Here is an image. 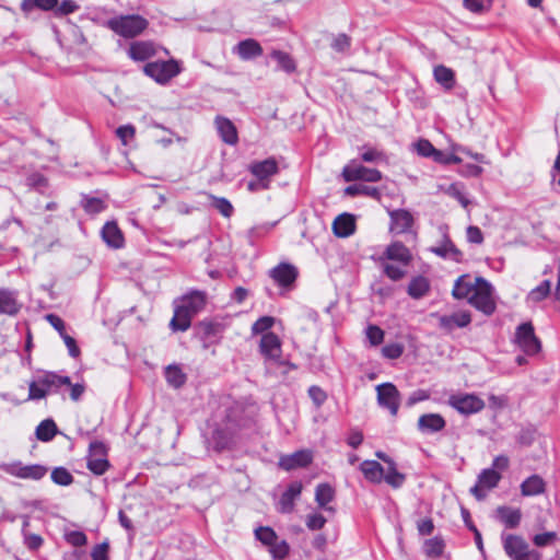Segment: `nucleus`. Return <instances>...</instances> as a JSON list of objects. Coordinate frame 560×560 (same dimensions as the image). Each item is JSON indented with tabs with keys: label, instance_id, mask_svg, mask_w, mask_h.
<instances>
[{
	"label": "nucleus",
	"instance_id": "13d9d810",
	"mask_svg": "<svg viewBox=\"0 0 560 560\" xmlns=\"http://www.w3.org/2000/svg\"><path fill=\"white\" fill-rule=\"evenodd\" d=\"M79 5L73 0H63L54 9L55 16H65L79 10Z\"/></svg>",
	"mask_w": 560,
	"mask_h": 560
},
{
	"label": "nucleus",
	"instance_id": "473e14b6",
	"mask_svg": "<svg viewBox=\"0 0 560 560\" xmlns=\"http://www.w3.org/2000/svg\"><path fill=\"white\" fill-rule=\"evenodd\" d=\"M434 80L446 91L454 89L456 84L455 72L443 65L435 66L433 69Z\"/></svg>",
	"mask_w": 560,
	"mask_h": 560
},
{
	"label": "nucleus",
	"instance_id": "4468645a",
	"mask_svg": "<svg viewBox=\"0 0 560 560\" xmlns=\"http://www.w3.org/2000/svg\"><path fill=\"white\" fill-rule=\"evenodd\" d=\"M247 170L255 178L270 187L271 178L279 173V165L275 158H268L252 162Z\"/></svg>",
	"mask_w": 560,
	"mask_h": 560
},
{
	"label": "nucleus",
	"instance_id": "6e6552de",
	"mask_svg": "<svg viewBox=\"0 0 560 560\" xmlns=\"http://www.w3.org/2000/svg\"><path fill=\"white\" fill-rule=\"evenodd\" d=\"M0 469L10 476L33 481H38L43 479L48 472V468L44 465H25L20 460L4 463L0 465Z\"/></svg>",
	"mask_w": 560,
	"mask_h": 560
},
{
	"label": "nucleus",
	"instance_id": "e2e57ef3",
	"mask_svg": "<svg viewBox=\"0 0 560 560\" xmlns=\"http://www.w3.org/2000/svg\"><path fill=\"white\" fill-rule=\"evenodd\" d=\"M327 520L320 513H311L306 517V526L311 530L322 529Z\"/></svg>",
	"mask_w": 560,
	"mask_h": 560
},
{
	"label": "nucleus",
	"instance_id": "338daca9",
	"mask_svg": "<svg viewBox=\"0 0 560 560\" xmlns=\"http://www.w3.org/2000/svg\"><path fill=\"white\" fill-rule=\"evenodd\" d=\"M308 396L316 405V407H320L327 399L326 393L319 386L316 385H313L308 388Z\"/></svg>",
	"mask_w": 560,
	"mask_h": 560
},
{
	"label": "nucleus",
	"instance_id": "5701e85b",
	"mask_svg": "<svg viewBox=\"0 0 560 560\" xmlns=\"http://www.w3.org/2000/svg\"><path fill=\"white\" fill-rule=\"evenodd\" d=\"M102 240L110 248H121L125 244V237L117 223L114 221L106 222L101 231Z\"/></svg>",
	"mask_w": 560,
	"mask_h": 560
},
{
	"label": "nucleus",
	"instance_id": "7ed1b4c3",
	"mask_svg": "<svg viewBox=\"0 0 560 560\" xmlns=\"http://www.w3.org/2000/svg\"><path fill=\"white\" fill-rule=\"evenodd\" d=\"M63 385H71L69 376H61L54 372H44L28 383L27 400H39L50 393H57Z\"/></svg>",
	"mask_w": 560,
	"mask_h": 560
},
{
	"label": "nucleus",
	"instance_id": "0e129e2a",
	"mask_svg": "<svg viewBox=\"0 0 560 560\" xmlns=\"http://www.w3.org/2000/svg\"><path fill=\"white\" fill-rule=\"evenodd\" d=\"M382 353L387 359H398L404 353V346L401 343H388L383 347Z\"/></svg>",
	"mask_w": 560,
	"mask_h": 560
},
{
	"label": "nucleus",
	"instance_id": "09e8293b",
	"mask_svg": "<svg viewBox=\"0 0 560 560\" xmlns=\"http://www.w3.org/2000/svg\"><path fill=\"white\" fill-rule=\"evenodd\" d=\"M551 290V282L550 280H544L539 285L530 290V292L527 295V302L528 303H538L542 300H545Z\"/></svg>",
	"mask_w": 560,
	"mask_h": 560
},
{
	"label": "nucleus",
	"instance_id": "69168bd1",
	"mask_svg": "<svg viewBox=\"0 0 560 560\" xmlns=\"http://www.w3.org/2000/svg\"><path fill=\"white\" fill-rule=\"evenodd\" d=\"M136 129L132 125H124L116 129V136L121 140L122 144H127L133 139Z\"/></svg>",
	"mask_w": 560,
	"mask_h": 560
},
{
	"label": "nucleus",
	"instance_id": "c85d7f7f",
	"mask_svg": "<svg viewBox=\"0 0 560 560\" xmlns=\"http://www.w3.org/2000/svg\"><path fill=\"white\" fill-rule=\"evenodd\" d=\"M384 255L387 259L398 261L404 266H408L412 260L410 250L401 242H393L389 244Z\"/></svg>",
	"mask_w": 560,
	"mask_h": 560
},
{
	"label": "nucleus",
	"instance_id": "f03ea898",
	"mask_svg": "<svg viewBox=\"0 0 560 560\" xmlns=\"http://www.w3.org/2000/svg\"><path fill=\"white\" fill-rule=\"evenodd\" d=\"M207 303V293L192 290L180 299V304L175 306L174 316L170 326L174 331H186L195 315L201 312Z\"/></svg>",
	"mask_w": 560,
	"mask_h": 560
},
{
	"label": "nucleus",
	"instance_id": "4c0bfd02",
	"mask_svg": "<svg viewBox=\"0 0 560 560\" xmlns=\"http://www.w3.org/2000/svg\"><path fill=\"white\" fill-rule=\"evenodd\" d=\"M430 290V283L425 277L418 276L413 278L408 285V294L413 299H421Z\"/></svg>",
	"mask_w": 560,
	"mask_h": 560
},
{
	"label": "nucleus",
	"instance_id": "4be33fe9",
	"mask_svg": "<svg viewBox=\"0 0 560 560\" xmlns=\"http://www.w3.org/2000/svg\"><path fill=\"white\" fill-rule=\"evenodd\" d=\"M313 456L310 451H296L291 455L281 456L279 466L289 471L300 467H306L312 463Z\"/></svg>",
	"mask_w": 560,
	"mask_h": 560
},
{
	"label": "nucleus",
	"instance_id": "6ab92c4d",
	"mask_svg": "<svg viewBox=\"0 0 560 560\" xmlns=\"http://www.w3.org/2000/svg\"><path fill=\"white\" fill-rule=\"evenodd\" d=\"M390 218L389 230L395 234H402L410 231L413 224L412 214L406 209H396L388 212Z\"/></svg>",
	"mask_w": 560,
	"mask_h": 560
},
{
	"label": "nucleus",
	"instance_id": "e433bc0d",
	"mask_svg": "<svg viewBox=\"0 0 560 560\" xmlns=\"http://www.w3.org/2000/svg\"><path fill=\"white\" fill-rule=\"evenodd\" d=\"M476 288V282L471 283L467 280L465 276L459 277L453 287V296L455 299L462 300V299H468L474 293V290Z\"/></svg>",
	"mask_w": 560,
	"mask_h": 560
},
{
	"label": "nucleus",
	"instance_id": "9d476101",
	"mask_svg": "<svg viewBox=\"0 0 560 560\" xmlns=\"http://www.w3.org/2000/svg\"><path fill=\"white\" fill-rule=\"evenodd\" d=\"M342 177L346 182L363 180L377 183L382 179V173L376 168L366 167L357 160H352L343 167Z\"/></svg>",
	"mask_w": 560,
	"mask_h": 560
},
{
	"label": "nucleus",
	"instance_id": "ddd939ff",
	"mask_svg": "<svg viewBox=\"0 0 560 560\" xmlns=\"http://www.w3.org/2000/svg\"><path fill=\"white\" fill-rule=\"evenodd\" d=\"M377 402L386 408L392 416H396L400 405V394L392 383H383L376 386Z\"/></svg>",
	"mask_w": 560,
	"mask_h": 560
},
{
	"label": "nucleus",
	"instance_id": "b1692460",
	"mask_svg": "<svg viewBox=\"0 0 560 560\" xmlns=\"http://www.w3.org/2000/svg\"><path fill=\"white\" fill-rule=\"evenodd\" d=\"M418 430L424 434H432L442 431L446 422L439 413H425L418 419Z\"/></svg>",
	"mask_w": 560,
	"mask_h": 560
},
{
	"label": "nucleus",
	"instance_id": "bb28decb",
	"mask_svg": "<svg viewBox=\"0 0 560 560\" xmlns=\"http://www.w3.org/2000/svg\"><path fill=\"white\" fill-rule=\"evenodd\" d=\"M233 50L242 60H250L262 55L261 45L253 38L241 40Z\"/></svg>",
	"mask_w": 560,
	"mask_h": 560
},
{
	"label": "nucleus",
	"instance_id": "603ef678",
	"mask_svg": "<svg viewBox=\"0 0 560 560\" xmlns=\"http://www.w3.org/2000/svg\"><path fill=\"white\" fill-rule=\"evenodd\" d=\"M51 480L60 486H69L73 482V476L63 467H56L51 471Z\"/></svg>",
	"mask_w": 560,
	"mask_h": 560
},
{
	"label": "nucleus",
	"instance_id": "5fc2aeb1",
	"mask_svg": "<svg viewBox=\"0 0 560 560\" xmlns=\"http://www.w3.org/2000/svg\"><path fill=\"white\" fill-rule=\"evenodd\" d=\"M255 536L259 541L268 547L278 539L276 532L270 527H258L255 530Z\"/></svg>",
	"mask_w": 560,
	"mask_h": 560
},
{
	"label": "nucleus",
	"instance_id": "49530a36",
	"mask_svg": "<svg viewBox=\"0 0 560 560\" xmlns=\"http://www.w3.org/2000/svg\"><path fill=\"white\" fill-rule=\"evenodd\" d=\"M81 207L89 214H97L106 209L104 200L96 197L83 196L81 199Z\"/></svg>",
	"mask_w": 560,
	"mask_h": 560
},
{
	"label": "nucleus",
	"instance_id": "864d4df0",
	"mask_svg": "<svg viewBox=\"0 0 560 560\" xmlns=\"http://www.w3.org/2000/svg\"><path fill=\"white\" fill-rule=\"evenodd\" d=\"M276 319L272 316H262L259 317L252 326V332L254 335L261 334V336L273 326Z\"/></svg>",
	"mask_w": 560,
	"mask_h": 560
},
{
	"label": "nucleus",
	"instance_id": "f257e3e1",
	"mask_svg": "<svg viewBox=\"0 0 560 560\" xmlns=\"http://www.w3.org/2000/svg\"><path fill=\"white\" fill-rule=\"evenodd\" d=\"M222 407L221 420L215 424L210 438V443L218 452L229 448L237 432L253 421V411L242 402L228 398L223 401Z\"/></svg>",
	"mask_w": 560,
	"mask_h": 560
},
{
	"label": "nucleus",
	"instance_id": "a211bd4d",
	"mask_svg": "<svg viewBox=\"0 0 560 560\" xmlns=\"http://www.w3.org/2000/svg\"><path fill=\"white\" fill-rule=\"evenodd\" d=\"M298 269L288 262H281L269 271L270 278L282 288H290L298 278Z\"/></svg>",
	"mask_w": 560,
	"mask_h": 560
},
{
	"label": "nucleus",
	"instance_id": "3c124183",
	"mask_svg": "<svg viewBox=\"0 0 560 560\" xmlns=\"http://www.w3.org/2000/svg\"><path fill=\"white\" fill-rule=\"evenodd\" d=\"M213 207L225 218H230L233 214L234 208L232 203L224 197H217L211 195Z\"/></svg>",
	"mask_w": 560,
	"mask_h": 560
},
{
	"label": "nucleus",
	"instance_id": "774afa93",
	"mask_svg": "<svg viewBox=\"0 0 560 560\" xmlns=\"http://www.w3.org/2000/svg\"><path fill=\"white\" fill-rule=\"evenodd\" d=\"M108 548L107 542L96 545L91 552L92 560H108Z\"/></svg>",
	"mask_w": 560,
	"mask_h": 560
},
{
	"label": "nucleus",
	"instance_id": "dca6fc26",
	"mask_svg": "<svg viewBox=\"0 0 560 560\" xmlns=\"http://www.w3.org/2000/svg\"><path fill=\"white\" fill-rule=\"evenodd\" d=\"M22 307L16 290L0 288V315L15 316Z\"/></svg>",
	"mask_w": 560,
	"mask_h": 560
},
{
	"label": "nucleus",
	"instance_id": "680f3d73",
	"mask_svg": "<svg viewBox=\"0 0 560 560\" xmlns=\"http://www.w3.org/2000/svg\"><path fill=\"white\" fill-rule=\"evenodd\" d=\"M557 540L556 532H546L542 534H537L533 537V542L537 547H546L551 545Z\"/></svg>",
	"mask_w": 560,
	"mask_h": 560
},
{
	"label": "nucleus",
	"instance_id": "58836bf2",
	"mask_svg": "<svg viewBox=\"0 0 560 560\" xmlns=\"http://www.w3.org/2000/svg\"><path fill=\"white\" fill-rule=\"evenodd\" d=\"M165 378L170 386L180 388L186 383L187 376L178 365L172 364L165 369Z\"/></svg>",
	"mask_w": 560,
	"mask_h": 560
},
{
	"label": "nucleus",
	"instance_id": "6e6d98bb",
	"mask_svg": "<svg viewBox=\"0 0 560 560\" xmlns=\"http://www.w3.org/2000/svg\"><path fill=\"white\" fill-rule=\"evenodd\" d=\"M365 336L371 346H380L384 340V330L376 325H369L365 329Z\"/></svg>",
	"mask_w": 560,
	"mask_h": 560
},
{
	"label": "nucleus",
	"instance_id": "7c9ffc66",
	"mask_svg": "<svg viewBox=\"0 0 560 560\" xmlns=\"http://www.w3.org/2000/svg\"><path fill=\"white\" fill-rule=\"evenodd\" d=\"M520 488L523 497H534L545 492L546 483L540 476L532 475L521 483Z\"/></svg>",
	"mask_w": 560,
	"mask_h": 560
},
{
	"label": "nucleus",
	"instance_id": "2eb2a0df",
	"mask_svg": "<svg viewBox=\"0 0 560 560\" xmlns=\"http://www.w3.org/2000/svg\"><path fill=\"white\" fill-rule=\"evenodd\" d=\"M109 467L106 459V447L104 443L94 441L90 444V454L88 457V468L95 475H103Z\"/></svg>",
	"mask_w": 560,
	"mask_h": 560
},
{
	"label": "nucleus",
	"instance_id": "39448f33",
	"mask_svg": "<svg viewBox=\"0 0 560 560\" xmlns=\"http://www.w3.org/2000/svg\"><path fill=\"white\" fill-rule=\"evenodd\" d=\"M468 303L485 315H491L495 311L491 283L481 277L476 278V288Z\"/></svg>",
	"mask_w": 560,
	"mask_h": 560
},
{
	"label": "nucleus",
	"instance_id": "72a5a7b5",
	"mask_svg": "<svg viewBox=\"0 0 560 560\" xmlns=\"http://www.w3.org/2000/svg\"><path fill=\"white\" fill-rule=\"evenodd\" d=\"M335 498V490L329 483H319L315 490V501L319 508L334 512L332 506H328V503L331 502Z\"/></svg>",
	"mask_w": 560,
	"mask_h": 560
},
{
	"label": "nucleus",
	"instance_id": "de8ad7c7",
	"mask_svg": "<svg viewBox=\"0 0 560 560\" xmlns=\"http://www.w3.org/2000/svg\"><path fill=\"white\" fill-rule=\"evenodd\" d=\"M405 479V475L396 469L394 462H390V465H388L387 470H384L383 480H385L393 488L397 489L404 485Z\"/></svg>",
	"mask_w": 560,
	"mask_h": 560
},
{
	"label": "nucleus",
	"instance_id": "393cba45",
	"mask_svg": "<svg viewBox=\"0 0 560 560\" xmlns=\"http://www.w3.org/2000/svg\"><path fill=\"white\" fill-rule=\"evenodd\" d=\"M495 518L502 523L506 528H516L522 520V512L520 509H514L508 505H500L495 509Z\"/></svg>",
	"mask_w": 560,
	"mask_h": 560
},
{
	"label": "nucleus",
	"instance_id": "a19ab883",
	"mask_svg": "<svg viewBox=\"0 0 560 560\" xmlns=\"http://www.w3.org/2000/svg\"><path fill=\"white\" fill-rule=\"evenodd\" d=\"M360 158L363 162L371 164H380L387 162V156L382 150L369 145H363L361 148Z\"/></svg>",
	"mask_w": 560,
	"mask_h": 560
},
{
	"label": "nucleus",
	"instance_id": "f8f14e48",
	"mask_svg": "<svg viewBox=\"0 0 560 560\" xmlns=\"http://www.w3.org/2000/svg\"><path fill=\"white\" fill-rule=\"evenodd\" d=\"M259 353L266 361L283 365L287 362L282 360V342L275 332H266L259 340Z\"/></svg>",
	"mask_w": 560,
	"mask_h": 560
},
{
	"label": "nucleus",
	"instance_id": "0eeeda50",
	"mask_svg": "<svg viewBox=\"0 0 560 560\" xmlns=\"http://www.w3.org/2000/svg\"><path fill=\"white\" fill-rule=\"evenodd\" d=\"M180 71L182 69L178 61L174 59L152 61L148 62L143 67V72L145 75L150 77L160 84L170 82L173 78L178 75Z\"/></svg>",
	"mask_w": 560,
	"mask_h": 560
},
{
	"label": "nucleus",
	"instance_id": "423d86ee",
	"mask_svg": "<svg viewBox=\"0 0 560 560\" xmlns=\"http://www.w3.org/2000/svg\"><path fill=\"white\" fill-rule=\"evenodd\" d=\"M503 548L512 560H540V553L529 549L528 544L517 535H503Z\"/></svg>",
	"mask_w": 560,
	"mask_h": 560
},
{
	"label": "nucleus",
	"instance_id": "ea45409f",
	"mask_svg": "<svg viewBox=\"0 0 560 560\" xmlns=\"http://www.w3.org/2000/svg\"><path fill=\"white\" fill-rule=\"evenodd\" d=\"M57 425L52 419L43 420L36 428V438L42 442L51 441L57 434Z\"/></svg>",
	"mask_w": 560,
	"mask_h": 560
},
{
	"label": "nucleus",
	"instance_id": "412c9836",
	"mask_svg": "<svg viewBox=\"0 0 560 560\" xmlns=\"http://www.w3.org/2000/svg\"><path fill=\"white\" fill-rule=\"evenodd\" d=\"M471 323V315L468 311H460L451 315L439 317V327L447 332L455 328L467 327Z\"/></svg>",
	"mask_w": 560,
	"mask_h": 560
},
{
	"label": "nucleus",
	"instance_id": "79ce46f5",
	"mask_svg": "<svg viewBox=\"0 0 560 560\" xmlns=\"http://www.w3.org/2000/svg\"><path fill=\"white\" fill-rule=\"evenodd\" d=\"M270 57L277 61V69L287 73L295 71V62L288 52L275 49L271 51Z\"/></svg>",
	"mask_w": 560,
	"mask_h": 560
},
{
	"label": "nucleus",
	"instance_id": "052dcab7",
	"mask_svg": "<svg viewBox=\"0 0 560 560\" xmlns=\"http://www.w3.org/2000/svg\"><path fill=\"white\" fill-rule=\"evenodd\" d=\"M65 539L68 544L74 547H82L86 544V535L81 530H71L65 534Z\"/></svg>",
	"mask_w": 560,
	"mask_h": 560
},
{
	"label": "nucleus",
	"instance_id": "f704fd0d",
	"mask_svg": "<svg viewBox=\"0 0 560 560\" xmlns=\"http://www.w3.org/2000/svg\"><path fill=\"white\" fill-rule=\"evenodd\" d=\"M58 4V0H23L21 2V11L27 16L35 9L40 11H52Z\"/></svg>",
	"mask_w": 560,
	"mask_h": 560
},
{
	"label": "nucleus",
	"instance_id": "a878e982",
	"mask_svg": "<svg viewBox=\"0 0 560 560\" xmlns=\"http://www.w3.org/2000/svg\"><path fill=\"white\" fill-rule=\"evenodd\" d=\"M431 252L442 258L452 259L456 262H459L463 258L462 252L453 244L446 233H443L441 244L432 247Z\"/></svg>",
	"mask_w": 560,
	"mask_h": 560
},
{
	"label": "nucleus",
	"instance_id": "20e7f679",
	"mask_svg": "<svg viewBox=\"0 0 560 560\" xmlns=\"http://www.w3.org/2000/svg\"><path fill=\"white\" fill-rule=\"evenodd\" d=\"M149 25L147 19L139 14L117 15L106 22V26L124 38L140 35Z\"/></svg>",
	"mask_w": 560,
	"mask_h": 560
},
{
	"label": "nucleus",
	"instance_id": "4d7b16f0",
	"mask_svg": "<svg viewBox=\"0 0 560 560\" xmlns=\"http://www.w3.org/2000/svg\"><path fill=\"white\" fill-rule=\"evenodd\" d=\"M269 552L272 555L273 559L282 560L289 553V545L285 540H279V538L269 546Z\"/></svg>",
	"mask_w": 560,
	"mask_h": 560
},
{
	"label": "nucleus",
	"instance_id": "2f4dec72",
	"mask_svg": "<svg viewBox=\"0 0 560 560\" xmlns=\"http://www.w3.org/2000/svg\"><path fill=\"white\" fill-rule=\"evenodd\" d=\"M360 470L366 480L372 483H380L384 477V468L376 460H364L360 464Z\"/></svg>",
	"mask_w": 560,
	"mask_h": 560
},
{
	"label": "nucleus",
	"instance_id": "c9c22d12",
	"mask_svg": "<svg viewBox=\"0 0 560 560\" xmlns=\"http://www.w3.org/2000/svg\"><path fill=\"white\" fill-rule=\"evenodd\" d=\"M417 153L423 158H431L435 162L443 161V153L436 150L433 144L427 139H420L415 143Z\"/></svg>",
	"mask_w": 560,
	"mask_h": 560
},
{
	"label": "nucleus",
	"instance_id": "bf43d9fd",
	"mask_svg": "<svg viewBox=\"0 0 560 560\" xmlns=\"http://www.w3.org/2000/svg\"><path fill=\"white\" fill-rule=\"evenodd\" d=\"M351 38L347 34H338L331 42V48L337 52H346L350 49Z\"/></svg>",
	"mask_w": 560,
	"mask_h": 560
},
{
	"label": "nucleus",
	"instance_id": "c756f323",
	"mask_svg": "<svg viewBox=\"0 0 560 560\" xmlns=\"http://www.w3.org/2000/svg\"><path fill=\"white\" fill-rule=\"evenodd\" d=\"M155 55V48L151 42H133L128 49V56L135 61H145Z\"/></svg>",
	"mask_w": 560,
	"mask_h": 560
},
{
	"label": "nucleus",
	"instance_id": "c03bdc74",
	"mask_svg": "<svg viewBox=\"0 0 560 560\" xmlns=\"http://www.w3.org/2000/svg\"><path fill=\"white\" fill-rule=\"evenodd\" d=\"M501 480V474L493 468H486L478 475V482L487 490L493 489Z\"/></svg>",
	"mask_w": 560,
	"mask_h": 560
},
{
	"label": "nucleus",
	"instance_id": "8fccbe9b",
	"mask_svg": "<svg viewBox=\"0 0 560 560\" xmlns=\"http://www.w3.org/2000/svg\"><path fill=\"white\" fill-rule=\"evenodd\" d=\"M423 551L428 557H440L444 551V541L440 537L427 539L423 545Z\"/></svg>",
	"mask_w": 560,
	"mask_h": 560
},
{
	"label": "nucleus",
	"instance_id": "cd10ccee",
	"mask_svg": "<svg viewBox=\"0 0 560 560\" xmlns=\"http://www.w3.org/2000/svg\"><path fill=\"white\" fill-rule=\"evenodd\" d=\"M332 231L338 237H349L355 231V218L350 213L339 214L332 222Z\"/></svg>",
	"mask_w": 560,
	"mask_h": 560
},
{
	"label": "nucleus",
	"instance_id": "37998d69",
	"mask_svg": "<svg viewBox=\"0 0 560 560\" xmlns=\"http://www.w3.org/2000/svg\"><path fill=\"white\" fill-rule=\"evenodd\" d=\"M22 518L24 544L28 549L37 550L43 545V538L39 535L28 533L27 527L30 526V517L27 515L22 516Z\"/></svg>",
	"mask_w": 560,
	"mask_h": 560
},
{
	"label": "nucleus",
	"instance_id": "f3484780",
	"mask_svg": "<svg viewBox=\"0 0 560 560\" xmlns=\"http://www.w3.org/2000/svg\"><path fill=\"white\" fill-rule=\"evenodd\" d=\"M302 489L303 485L301 481L291 482L277 503L278 512L282 514L292 513L294 511L295 501L302 493Z\"/></svg>",
	"mask_w": 560,
	"mask_h": 560
},
{
	"label": "nucleus",
	"instance_id": "9b49d317",
	"mask_svg": "<svg viewBox=\"0 0 560 560\" xmlns=\"http://www.w3.org/2000/svg\"><path fill=\"white\" fill-rule=\"evenodd\" d=\"M515 342L527 354L535 355L541 349V342L536 337L534 326L530 322L517 326L515 331Z\"/></svg>",
	"mask_w": 560,
	"mask_h": 560
},
{
	"label": "nucleus",
	"instance_id": "aec40b11",
	"mask_svg": "<svg viewBox=\"0 0 560 560\" xmlns=\"http://www.w3.org/2000/svg\"><path fill=\"white\" fill-rule=\"evenodd\" d=\"M214 126L221 140L229 145H235L238 142V133L235 125L229 118L218 115L214 118Z\"/></svg>",
	"mask_w": 560,
	"mask_h": 560
},
{
	"label": "nucleus",
	"instance_id": "1a4fd4ad",
	"mask_svg": "<svg viewBox=\"0 0 560 560\" xmlns=\"http://www.w3.org/2000/svg\"><path fill=\"white\" fill-rule=\"evenodd\" d=\"M447 404L457 412L466 417L478 413L486 407V404L481 397L476 394L468 393L451 395L447 399Z\"/></svg>",
	"mask_w": 560,
	"mask_h": 560
},
{
	"label": "nucleus",
	"instance_id": "a18cd8bd",
	"mask_svg": "<svg viewBox=\"0 0 560 560\" xmlns=\"http://www.w3.org/2000/svg\"><path fill=\"white\" fill-rule=\"evenodd\" d=\"M345 192H346V195L352 196V197L359 196V195L369 196V197H372L375 199H380V197H381V192L376 187H370V186H366L363 184L350 185L345 189Z\"/></svg>",
	"mask_w": 560,
	"mask_h": 560
}]
</instances>
